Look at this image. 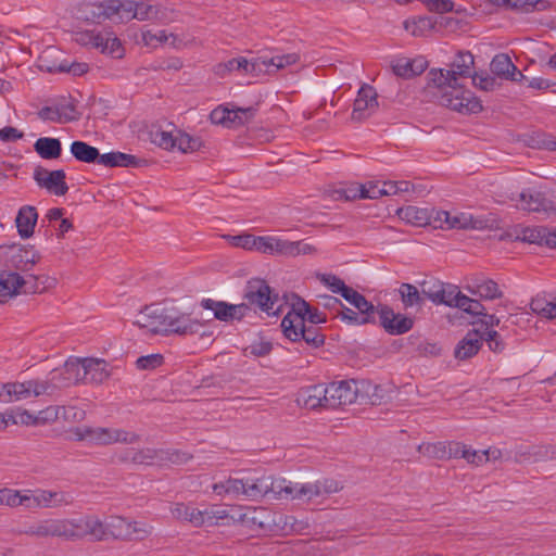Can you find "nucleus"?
Instances as JSON below:
<instances>
[{
    "mask_svg": "<svg viewBox=\"0 0 556 556\" xmlns=\"http://www.w3.org/2000/svg\"><path fill=\"white\" fill-rule=\"evenodd\" d=\"M434 213H437V210H429L426 207H417L413 205L401 207L396 211V215L400 219L417 227L427 225H432L434 227Z\"/></svg>",
    "mask_w": 556,
    "mask_h": 556,
    "instance_id": "nucleus-35",
    "label": "nucleus"
},
{
    "mask_svg": "<svg viewBox=\"0 0 556 556\" xmlns=\"http://www.w3.org/2000/svg\"><path fill=\"white\" fill-rule=\"evenodd\" d=\"M104 540L110 538L123 540H143L152 530L144 522L131 521L119 516H111L103 521Z\"/></svg>",
    "mask_w": 556,
    "mask_h": 556,
    "instance_id": "nucleus-12",
    "label": "nucleus"
},
{
    "mask_svg": "<svg viewBox=\"0 0 556 556\" xmlns=\"http://www.w3.org/2000/svg\"><path fill=\"white\" fill-rule=\"evenodd\" d=\"M413 190L414 186L406 180L383 182V192L386 195H400L410 193Z\"/></svg>",
    "mask_w": 556,
    "mask_h": 556,
    "instance_id": "nucleus-63",
    "label": "nucleus"
},
{
    "mask_svg": "<svg viewBox=\"0 0 556 556\" xmlns=\"http://www.w3.org/2000/svg\"><path fill=\"white\" fill-rule=\"evenodd\" d=\"M325 388L327 390V408L349 405L357 399V389L353 381L332 382Z\"/></svg>",
    "mask_w": 556,
    "mask_h": 556,
    "instance_id": "nucleus-23",
    "label": "nucleus"
},
{
    "mask_svg": "<svg viewBox=\"0 0 556 556\" xmlns=\"http://www.w3.org/2000/svg\"><path fill=\"white\" fill-rule=\"evenodd\" d=\"M151 142L166 151H179L181 153H193L203 147L200 137L192 136L174 125L155 127L150 132Z\"/></svg>",
    "mask_w": 556,
    "mask_h": 556,
    "instance_id": "nucleus-5",
    "label": "nucleus"
},
{
    "mask_svg": "<svg viewBox=\"0 0 556 556\" xmlns=\"http://www.w3.org/2000/svg\"><path fill=\"white\" fill-rule=\"evenodd\" d=\"M427 88L438 98L441 105L463 114L479 113L482 110L480 100L468 89L464 81L457 85L444 81L442 84H429Z\"/></svg>",
    "mask_w": 556,
    "mask_h": 556,
    "instance_id": "nucleus-2",
    "label": "nucleus"
},
{
    "mask_svg": "<svg viewBox=\"0 0 556 556\" xmlns=\"http://www.w3.org/2000/svg\"><path fill=\"white\" fill-rule=\"evenodd\" d=\"M271 350L273 344L270 342L258 339L244 348L243 352L245 356L264 357L268 355Z\"/></svg>",
    "mask_w": 556,
    "mask_h": 556,
    "instance_id": "nucleus-62",
    "label": "nucleus"
},
{
    "mask_svg": "<svg viewBox=\"0 0 556 556\" xmlns=\"http://www.w3.org/2000/svg\"><path fill=\"white\" fill-rule=\"evenodd\" d=\"M202 321L190 314L166 309V331L164 334L192 336L200 331Z\"/></svg>",
    "mask_w": 556,
    "mask_h": 556,
    "instance_id": "nucleus-22",
    "label": "nucleus"
},
{
    "mask_svg": "<svg viewBox=\"0 0 556 556\" xmlns=\"http://www.w3.org/2000/svg\"><path fill=\"white\" fill-rule=\"evenodd\" d=\"M36 153L45 160H54L61 155V141L56 138L41 137L34 143Z\"/></svg>",
    "mask_w": 556,
    "mask_h": 556,
    "instance_id": "nucleus-48",
    "label": "nucleus"
},
{
    "mask_svg": "<svg viewBox=\"0 0 556 556\" xmlns=\"http://www.w3.org/2000/svg\"><path fill=\"white\" fill-rule=\"evenodd\" d=\"M254 117V109L237 108L229 109L227 106H217L210 114V119L215 125L227 128H237L249 123Z\"/></svg>",
    "mask_w": 556,
    "mask_h": 556,
    "instance_id": "nucleus-18",
    "label": "nucleus"
},
{
    "mask_svg": "<svg viewBox=\"0 0 556 556\" xmlns=\"http://www.w3.org/2000/svg\"><path fill=\"white\" fill-rule=\"evenodd\" d=\"M421 289L422 295L434 304H444L451 307L457 287H445L442 282L437 281L433 283L424 282Z\"/></svg>",
    "mask_w": 556,
    "mask_h": 556,
    "instance_id": "nucleus-38",
    "label": "nucleus"
},
{
    "mask_svg": "<svg viewBox=\"0 0 556 556\" xmlns=\"http://www.w3.org/2000/svg\"><path fill=\"white\" fill-rule=\"evenodd\" d=\"M38 213L35 206L24 205L16 215L15 225L18 235L23 239H28L34 235L35 226L37 224Z\"/></svg>",
    "mask_w": 556,
    "mask_h": 556,
    "instance_id": "nucleus-40",
    "label": "nucleus"
},
{
    "mask_svg": "<svg viewBox=\"0 0 556 556\" xmlns=\"http://www.w3.org/2000/svg\"><path fill=\"white\" fill-rule=\"evenodd\" d=\"M433 217L434 228L441 230H485L495 224L494 218L462 210L437 211Z\"/></svg>",
    "mask_w": 556,
    "mask_h": 556,
    "instance_id": "nucleus-6",
    "label": "nucleus"
},
{
    "mask_svg": "<svg viewBox=\"0 0 556 556\" xmlns=\"http://www.w3.org/2000/svg\"><path fill=\"white\" fill-rule=\"evenodd\" d=\"M380 325L390 334H403L408 332L414 325L410 317L395 313L391 307L383 305L378 308Z\"/></svg>",
    "mask_w": 556,
    "mask_h": 556,
    "instance_id": "nucleus-26",
    "label": "nucleus"
},
{
    "mask_svg": "<svg viewBox=\"0 0 556 556\" xmlns=\"http://www.w3.org/2000/svg\"><path fill=\"white\" fill-rule=\"evenodd\" d=\"M250 500L258 501L268 494V476L251 477Z\"/></svg>",
    "mask_w": 556,
    "mask_h": 556,
    "instance_id": "nucleus-61",
    "label": "nucleus"
},
{
    "mask_svg": "<svg viewBox=\"0 0 556 556\" xmlns=\"http://www.w3.org/2000/svg\"><path fill=\"white\" fill-rule=\"evenodd\" d=\"M110 376L109 364L102 358L72 357L62 367L50 371L46 379L51 387L52 395L60 388L79 382L102 383Z\"/></svg>",
    "mask_w": 556,
    "mask_h": 556,
    "instance_id": "nucleus-1",
    "label": "nucleus"
},
{
    "mask_svg": "<svg viewBox=\"0 0 556 556\" xmlns=\"http://www.w3.org/2000/svg\"><path fill=\"white\" fill-rule=\"evenodd\" d=\"M264 65L262 74H274L279 70L296 64L300 60L296 53L275 55L270 59L262 58Z\"/></svg>",
    "mask_w": 556,
    "mask_h": 556,
    "instance_id": "nucleus-49",
    "label": "nucleus"
},
{
    "mask_svg": "<svg viewBox=\"0 0 556 556\" xmlns=\"http://www.w3.org/2000/svg\"><path fill=\"white\" fill-rule=\"evenodd\" d=\"M496 5H503L511 9H518L526 12L544 11L549 7L547 0H489Z\"/></svg>",
    "mask_w": 556,
    "mask_h": 556,
    "instance_id": "nucleus-51",
    "label": "nucleus"
},
{
    "mask_svg": "<svg viewBox=\"0 0 556 556\" xmlns=\"http://www.w3.org/2000/svg\"><path fill=\"white\" fill-rule=\"evenodd\" d=\"M8 264L21 271H28L39 261V255L31 248L16 247L9 248Z\"/></svg>",
    "mask_w": 556,
    "mask_h": 556,
    "instance_id": "nucleus-32",
    "label": "nucleus"
},
{
    "mask_svg": "<svg viewBox=\"0 0 556 556\" xmlns=\"http://www.w3.org/2000/svg\"><path fill=\"white\" fill-rule=\"evenodd\" d=\"M134 324L147 333H165L166 331V309L156 305H148L138 312Z\"/></svg>",
    "mask_w": 556,
    "mask_h": 556,
    "instance_id": "nucleus-20",
    "label": "nucleus"
},
{
    "mask_svg": "<svg viewBox=\"0 0 556 556\" xmlns=\"http://www.w3.org/2000/svg\"><path fill=\"white\" fill-rule=\"evenodd\" d=\"M45 395L51 396V387L46 377L0 383L1 403L9 404Z\"/></svg>",
    "mask_w": 556,
    "mask_h": 556,
    "instance_id": "nucleus-8",
    "label": "nucleus"
},
{
    "mask_svg": "<svg viewBox=\"0 0 556 556\" xmlns=\"http://www.w3.org/2000/svg\"><path fill=\"white\" fill-rule=\"evenodd\" d=\"M465 289L482 300H495L503 296L498 285L491 279H475Z\"/></svg>",
    "mask_w": 556,
    "mask_h": 556,
    "instance_id": "nucleus-43",
    "label": "nucleus"
},
{
    "mask_svg": "<svg viewBox=\"0 0 556 556\" xmlns=\"http://www.w3.org/2000/svg\"><path fill=\"white\" fill-rule=\"evenodd\" d=\"M296 402L308 409L327 408V390L324 384L303 388L299 391Z\"/></svg>",
    "mask_w": 556,
    "mask_h": 556,
    "instance_id": "nucleus-34",
    "label": "nucleus"
},
{
    "mask_svg": "<svg viewBox=\"0 0 556 556\" xmlns=\"http://www.w3.org/2000/svg\"><path fill=\"white\" fill-rule=\"evenodd\" d=\"M427 66V61L421 56L415 59L399 58L392 62L393 73L405 79L420 75L425 72Z\"/></svg>",
    "mask_w": 556,
    "mask_h": 556,
    "instance_id": "nucleus-37",
    "label": "nucleus"
},
{
    "mask_svg": "<svg viewBox=\"0 0 556 556\" xmlns=\"http://www.w3.org/2000/svg\"><path fill=\"white\" fill-rule=\"evenodd\" d=\"M343 490V483L334 478L320 477L314 480L295 481L293 501L305 504H324L332 494Z\"/></svg>",
    "mask_w": 556,
    "mask_h": 556,
    "instance_id": "nucleus-7",
    "label": "nucleus"
},
{
    "mask_svg": "<svg viewBox=\"0 0 556 556\" xmlns=\"http://www.w3.org/2000/svg\"><path fill=\"white\" fill-rule=\"evenodd\" d=\"M202 307L214 313V317L222 321L241 320L250 311L245 303L229 304L223 301L205 299L201 303Z\"/></svg>",
    "mask_w": 556,
    "mask_h": 556,
    "instance_id": "nucleus-24",
    "label": "nucleus"
},
{
    "mask_svg": "<svg viewBox=\"0 0 556 556\" xmlns=\"http://www.w3.org/2000/svg\"><path fill=\"white\" fill-rule=\"evenodd\" d=\"M490 67L494 75L505 80L521 81L522 79H527L526 76L514 65L510 58L505 53L496 54L493 58Z\"/></svg>",
    "mask_w": 556,
    "mask_h": 556,
    "instance_id": "nucleus-36",
    "label": "nucleus"
},
{
    "mask_svg": "<svg viewBox=\"0 0 556 556\" xmlns=\"http://www.w3.org/2000/svg\"><path fill=\"white\" fill-rule=\"evenodd\" d=\"M117 13L118 23H127L131 20L159 22L169 20V12L166 8L148 1L118 0Z\"/></svg>",
    "mask_w": 556,
    "mask_h": 556,
    "instance_id": "nucleus-9",
    "label": "nucleus"
},
{
    "mask_svg": "<svg viewBox=\"0 0 556 556\" xmlns=\"http://www.w3.org/2000/svg\"><path fill=\"white\" fill-rule=\"evenodd\" d=\"M309 312V305L302 299H298L292 304L291 309L287 313L281 321L283 334L291 341H299V336H303L306 313Z\"/></svg>",
    "mask_w": 556,
    "mask_h": 556,
    "instance_id": "nucleus-17",
    "label": "nucleus"
},
{
    "mask_svg": "<svg viewBox=\"0 0 556 556\" xmlns=\"http://www.w3.org/2000/svg\"><path fill=\"white\" fill-rule=\"evenodd\" d=\"M417 451L430 459H443L450 456L444 442H424L418 445Z\"/></svg>",
    "mask_w": 556,
    "mask_h": 556,
    "instance_id": "nucleus-58",
    "label": "nucleus"
},
{
    "mask_svg": "<svg viewBox=\"0 0 556 556\" xmlns=\"http://www.w3.org/2000/svg\"><path fill=\"white\" fill-rule=\"evenodd\" d=\"M125 460L140 465H154L160 463V450L144 447L126 451Z\"/></svg>",
    "mask_w": 556,
    "mask_h": 556,
    "instance_id": "nucleus-52",
    "label": "nucleus"
},
{
    "mask_svg": "<svg viewBox=\"0 0 556 556\" xmlns=\"http://www.w3.org/2000/svg\"><path fill=\"white\" fill-rule=\"evenodd\" d=\"M192 458V455L180 450L175 448H160V463L159 465H184Z\"/></svg>",
    "mask_w": 556,
    "mask_h": 556,
    "instance_id": "nucleus-59",
    "label": "nucleus"
},
{
    "mask_svg": "<svg viewBox=\"0 0 556 556\" xmlns=\"http://www.w3.org/2000/svg\"><path fill=\"white\" fill-rule=\"evenodd\" d=\"M435 22L430 16H418L406 20L404 22V28L412 36L420 37L425 36L434 27Z\"/></svg>",
    "mask_w": 556,
    "mask_h": 556,
    "instance_id": "nucleus-53",
    "label": "nucleus"
},
{
    "mask_svg": "<svg viewBox=\"0 0 556 556\" xmlns=\"http://www.w3.org/2000/svg\"><path fill=\"white\" fill-rule=\"evenodd\" d=\"M294 482L283 477L268 476L267 497L276 501H293Z\"/></svg>",
    "mask_w": 556,
    "mask_h": 556,
    "instance_id": "nucleus-42",
    "label": "nucleus"
},
{
    "mask_svg": "<svg viewBox=\"0 0 556 556\" xmlns=\"http://www.w3.org/2000/svg\"><path fill=\"white\" fill-rule=\"evenodd\" d=\"M244 298L267 315L277 316L281 311L278 295L274 294L270 287L263 280L250 281Z\"/></svg>",
    "mask_w": 556,
    "mask_h": 556,
    "instance_id": "nucleus-13",
    "label": "nucleus"
},
{
    "mask_svg": "<svg viewBox=\"0 0 556 556\" xmlns=\"http://www.w3.org/2000/svg\"><path fill=\"white\" fill-rule=\"evenodd\" d=\"M71 153L74 157L84 163L98 161L100 153L97 148L87 144L84 141H74L71 144Z\"/></svg>",
    "mask_w": 556,
    "mask_h": 556,
    "instance_id": "nucleus-55",
    "label": "nucleus"
},
{
    "mask_svg": "<svg viewBox=\"0 0 556 556\" xmlns=\"http://www.w3.org/2000/svg\"><path fill=\"white\" fill-rule=\"evenodd\" d=\"M378 94L369 85H363L354 100L351 118L354 122H363L378 110Z\"/></svg>",
    "mask_w": 556,
    "mask_h": 556,
    "instance_id": "nucleus-21",
    "label": "nucleus"
},
{
    "mask_svg": "<svg viewBox=\"0 0 556 556\" xmlns=\"http://www.w3.org/2000/svg\"><path fill=\"white\" fill-rule=\"evenodd\" d=\"M22 491L13 489H0V506L4 505L11 508L21 506Z\"/></svg>",
    "mask_w": 556,
    "mask_h": 556,
    "instance_id": "nucleus-64",
    "label": "nucleus"
},
{
    "mask_svg": "<svg viewBox=\"0 0 556 556\" xmlns=\"http://www.w3.org/2000/svg\"><path fill=\"white\" fill-rule=\"evenodd\" d=\"M399 294L406 308L421 305L422 303V291L419 292L414 285L402 283L399 288Z\"/></svg>",
    "mask_w": 556,
    "mask_h": 556,
    "instance_id": "nucleus-60",
    "label": "nucleus"
},
{
    "mask_svg": "<svg viewBox=\"0 0 556 556\" xmlns=\"http://www.w3.org/2000/svg\"><path fill=\"white\" fill-rule=\"evenodd\" d=\"M530 309L542 318L556 320V295L538 294L531 300Z\"/></svg>",
    "mask_w": 556,
    "mask_h": 556,
    "instance_id": "nucleus-45",
    "label": "nucleus"
},
{
    "mask_svg": "<svg viewBox=\"0 0 556 556\" xmlns=\"http://www.w3.org/2000/svg\"><path fill=\"white\" fill-rule=\"evenodd\" d=\"M65 177L63 169L48 170L39 166L34 172L35 181L55 195H64L68 191Z\"/></svg>",
    "mask_w": 556,
    "mask_h": 556,
    "instance_id": "nucleus-27",
    "label": "nucleus"
},
{
    "mask_svg": "<svg viewBox=\"0 0 556 556\" xmlns=\"http://www.w3.org/2000/svg\"><path fill=\"white\" fill-rule=\"evenodd\" d=\"M70 433L73 440L93 445L134 444L139 441L137 433L115 427L83 425L73 428Z\"/></svg>",
    "mask_w": 556,
    "mask_h": 556,
    "instance_id": "nucleus-4",
    "label": "nucleus"
},
{
    "mask_svg": "<svg viewBox=\"0 0 556 556\" xmlns=\"http://www.w3.org/2000/svg\"><path fill=\"white\" fill-rule=\"evenodd\" d=\"M223 238L233 248L257 252L258 236L241 233L238 236L224 235Z\"/></svg>",
    "mask_w": 556,
    "mask_h": 556,
    "instance_id": "nucleus-57",
    "label": "nucleus"
},
{
    "mask_svg": "<svg viewBox=\"0 0 556 556\" xmlns=\"http://www.w3.org/2000/svg\"><path fill=\"white\" fill-rule=\"evenodd\" d=\"M263 513V510H257L256 508L251 507H239V506H232L230 510L227 509H218V508H211L202 510L203 516V525L204 523H212L213 520H220V519H231L235 522H240L245 526H253L258 525L263 526L262 521H258L257 514Z\"/></svg>",
    "mask_w": 556,
    "mask_h": 556,
    "instance_id": "nucleus-16",
    "label": "nucleus"
},
{
    "mask_svg": "<svg viewBox=\"0 0 556 556\" xmlns=\"http://www.w3.org/2000/svg\"><path fill=\"white\" fill-rule=\"evenodd\" d=\"M64 523L65 518L42 519L29 525L24 532L37 539L59 538L65 540Z\"/></svg>",
    "mask_w": 556,
    "mask_h": 556,
    "instance_id": "nucleus-29",
    "label": "nucleus"
},
{
    "mask_svg": "<svg viewBox=\"0 0 556 556\" xmlns=\"http://www.w3.org/2000/svg\"><path fill=\"white\" fill-rule=\"evenodd\" d=\"M118 0L101 2H81L76 8V17L89 23L101 24L105 21L118 23Z\"/></svg>",
    "mask_w": 556,
    "mask_h": 556,
    "instance_id": "nucleus-14",
    "label": "nucleus"
},
{
    "mask_svg": "<svg viewBox=\"0 0 556 556\" xmlns=\"http://www.w3.org/2000/svg\"><path fill=\"white\" fill-rule=\"evenodd\" d=\"M62 56V53L53 48H47L39 56V67L48 73H71L75 76L84 75L88 72L89 66L87 63L79 62H62L61 64H47L48 59Z\"/></svg>",
    "mask_w": 556,
    "mask_h": 556,
    "instance_id": "nucleus-28",
    "label": "nucleus"
},
{
    "mask_svg": "<svg viewBox=\"0 0 556 556\" xmlns=\"http://www.w3.org/2000/svg\"><path fill=\"white\" fill-rule=\"evenodd\" d=\"M65 540L104 541L103 521L96 515H80L65 518Z\"/></svg>",
    "mask_w": 556,
    "mask_h": 556,
    "instance_id": "nucleus-10",
    "label": "nucleus"
},
{
    "mask_svg": "<svg viewBox=\"0 0 556 556\" xmlns=\"http://www.w3.org/2000/svg\"><path fill=\"white\" fill-rule=\"evenodd\" d=\"M289 240L275 235L258 236L257 253L288 257Z\"/></svg>",
    "mask_w": 556,
    "mask_h": 556,
    "instance_id": "nucleus-41",
    "label": "nucleus"
},
{
    "mask_svg": "<svg viewBox=\"0 0 556 556\" xmlns=\"http://www.w3.org/2000/svg\"><path fill=\"white\" fill-rule=\"evenodd\" d=\"M517 208L529 212H543L551 214L556 211V204L546 199V197L538 191L527 189L510 197Z\"/></svg>",
    "mask_w": 556,
    "mask_h": 556,
    "instance_id": "nucleus-19",
    "label": "nucleus"
},
{
    "mask_svg": "<svg viewBox=\"0 0 556 556\" xmlns=\"http://www.w3.org/2000/svg\"><path fill=\"white\" fill-rule=\"evenodd\" d=\"M170 515L178 521L191 523L193 527L203 526L202 510L184 503H174L169 507Z\"/></svg>",
    "mask_w": 556,
    "mask_h": 556,
    "instance_id": "nucleus-44",
    "label": "nucleus"
},
{
    "mask_svg": "<svg viewBox=\"0 0 556 556\" xmlns=\"http://www.w3.org/2000/svg\"><path fill=\"white\" fill-rule=\"evenodd\" d=\"M264 62L262 58L249 61L245 58H236L226 62L218 63L214 66V73L219 77H225L232 72H240L258 76L262 74Z\"/></svg>",
    "mask_w": 556,
    "mask_h": 556,
    "instance_id": "nucleus-25",
    "label": "nucleus"
},
{
    "mask_svg": "<svg viewBox=\"0 0 556 556\" xmlns=\"http://www.w3.org/2000/svg\"><path fill=\"white\" fill-rule=\"evenodd\" d=\"M482 345V336L479 331L472 330L458 343L455 349V357L467 359L476 355Z\"/></svg>",
    "mask_w": 556,
    "mask_h": 556,
    "instance_id": "nucleus-46",
    "label": "nucleus"
},
{
    "mask_svg": "<svg viewBox=\"0 0 556 556\" xmlns=\"http://www.w3.org/2000/svg\"><path fill=\"white\" fill-rule=\"evenodd\" d=\"M84 415L85 413L83 410H77L73 406L58 405L48 406L36 413L38 426L52 424L60 418H64L65 420H80L84 418Z\"/></svg>",
    "mask_w": 556,
    "mask_h": 556,
    "instance_id": "nucleus-31",
    "label": "nucleus"
},
{
    "mask_svg": "<svg viewBox=\"0 0 556 556\" xmlns=\"http://www.w3.org/2000/svg\"><path fill=\"white\" fill-rule=\"evenodd\" d=\"M98 163L104 166H136L138 164V161L136 156L126 154L123 152H110L105 154H101Z\"/></svg>",
    "mask_w": 556,
    "mask_h": 556,
    "instance_id": "nucleus-54",
    "label": "nucleus"
},
{
    "mask_svg": "<svg viewBox=\"0 0 556 556\" xmlns=\"http://www.w3.org/2000/svg\"><path fill=\"white\" fill-rule=\"evenodd\" d=\"M101 42L97 49L101 53L106 54L114 59H122L125 55V48L119 38H117L112 31L101 33Z\"/></svg>",
    "mask_w": 556,
    "mask_h": 556,
    "instance_id": "nucleus-47",
    "label": "nucleus"
},
{
    "mask_svg": "<svg viewBox=\"0 0 556 556\" xmlns=\"http://www.w3.org/2000/svg\"><path fill=\"white\" fill-rule=\"evenodd\" d=\"M58 280L48 275L8 273L0 275V303L17 293H41L56 286Z\"/></svg>",
    "mask_w": 556,
    "mask_h": 556,
    "instance_id": "nucleus-3",
    "label": "nucleus"
},
{
    "mask_svg": "<svg viewBox=\"0 0 556 556\" xmlns=\"http://www.w3.org/2000/svg\"><path fill=\"white\" fill-rule=\"evenodd\" d=\"M473 56L470 52H458L448 68H432L427 74L429 84L450 81L457 85L471 76Z\"/></svg>",
    "mask_w": 556,
    "mask_h": 556,
    "instance_id": "nucleus-11",
    "label": "nucleus"
},
{
    "mask_svg": "<svg viewBox=\"0 0 556 556\" xmlns=\"http://www.w3.org/2000/svg\"><path fill=\"white\" fill-rule=\"evenodd\" d=\"M522 241L539 245L556 247V229H548L543 226L528 227L521 231Z\"/></svg>",
    "mask_w": 556,
    "mask_h": 556,
    "instance_id": "nucleus-39",
    "label": "nucleus"
},
{
    "mask_svg": "<svg viewBox=\"0 0 556 556\" xmlns=\"http://www.w3.org/2000/svg\"><path fill=\"white\" fill-rule=\"evenodd\" d=\"M451 307H457L467 314L480 316L485 311L484 306L477 299H472L462 293L458 288L454 294Z\"/></svg>",
    "mask_w": 556,
    "mask_h": 556,
    "instance_id": "nucleus-50",
    "label": "nucleus"
},
{
    "mask_svg": "<svg viewBox=\"0 0 556 556\" xmlns=\"http://www.w3.org/2000/svg\"><path fill=\"white\" fill-rule=\"evenodd\" d=\"M455 456H459L464 458L468 464L477 467L486 464L484 450H473L472 447L460 443L456 445Z\"/></svg>",
    "mask_w": 556,
    "mask_h": 556,
    "instance_id": "nucleus-56",
    "label": "nucleus"
},
{
    "mask_svg": "<svg viewBox=\"0 0 556 556\" xmlns=\"http://www.w3.org/2000/svg\"><path fill=\"white\" fill-rule=\"evenodd\" d=\"M140 43L144 47L155 49L161 45L168 43L175 49H181L186 45L175 34L167 33L166 30L152 31L151 29H142L140 34Z\"/></svg>",
    "mask_w": 556,
    "mask_h": 556,
    "instance_id": "nucleus-33",
    "label": "nucleus"
},
{
    "mask_svg": "<svg viewBox=\"0 0 556 556\" xmlns=\"http://www.w3.org/2000/svg\"><path fill=\"white\" fill-rule=\"evenodd\" d=\"M72 503V497L64 492L50 490H23L21 506L26 509L58 508Z\"/></svg>",
    "mask_w": 556,
    "mask_h": 556,
    "instance_id": "nucleus-15",
    "label": "nucleus"
},
{
    "mask_svg": "<svg viewBox=\"0 0 556 556\" xmlns=\"http://www.w3.org/2000/svg\"><path fill=\"white\" fill-rule=\"evenodd\" d=\"M45 122L66 124L78 118L77 110L72 101H63L55 105L45 106L39 113Z\"/></svg>",
    "mask_w": 556,
    "mask_h": 556,
    "instance_id": "nucleus-30",
    "label": "nucleus"
}]
</instances>
